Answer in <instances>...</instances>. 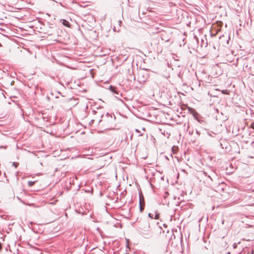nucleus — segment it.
<instances>
[{
  "label": "nucleus",
  "instance_id": "f257e3e1",
  "mask_svg": "<svg viewBox=\"0 0 254 254\" xmlns=\"http://www.w3.org/2000/svg\"><path fill=\"white\" fill-rule=\"evenodd\" d=\"M101 118L103 119L99 121V123L100 124L103 122V125L107 127V128H112L115 124L116 117L114 115H112L107 113L105 116L103 115H101Z\"/></svg>",
  "mask_w": 254,
  "mask_h": 254
},
{
  "label": "nucleus",
  "instance_id": "f03ea898",
  "mask_svg": "<svg viewBox=\"0 0 254 254\" xmlns=\"http://www.w3.org/2000/svg\"><path fill=\"white\" fill-rule=\"evenodd\" d=\"M139 227L144 231H148L150 228V223L148 220H143L140 222Z\"/></svg>",
  "mask_w": 254,
  "mask_h": 254
},
{
  "label": "nucleus",
  "instance_id": "7ed1b4c3",
  "mask_svg": "<svg viewBox=\"0 0 254 254\" xmlns=\"http://www.w3.org/2000/svg\"><path fill=\"white\" fill-rule=\"evenodd\" d=\"M149 74L146 70H140L138 72V78L141 82L146 81L149 78Z\"/></svg>",
  "mask_w": 254,
  "mask_h": 254
},
{
  "label": "nucleus",
  "instance_id": "20e7f679",
  "mask_svg": "<svg viewBox=\"0 0 254 254\" xmlns=\"http://www.w3.org/2000/svg\"><path fill=\"white\" fill-rule=\"evenodd\" d=\"M145 202L142 194H139V208L140 211H142L144 208Z\"/></svg>",
  "mask_w": 254,
  "mask_h": 254
},
{
  "label": "nucleus",
  "instance_id": "39448f33",
  "mask_svg": "<svg viewBox=\"0 0 254 254\" xmlns=\"http://www.w3.org/2000/svg\"><path fill=\"white\" fill-rule=\"evenodd\" d=\"M203 174L205 175V176H207L208 178H209L211 181L213 180V178H217L216 174L213 171H211L209 174H208V173L206 172H203Z\"/></svg>",
  "mask_w": 254,
  "mask_h": 254
},
{
  "label": "nucleus",
  "instance_id": "423d86ee",
  "mask_svg": "<svg viewBox=\"0 0 254 254\" xmlns=\"http://www.w3.org/2000/svg\"><path fill=\"white\" fill-rule=\"evenodd\" d=\"M61 21L62 22V24L64 26H65L66 27H70V24L69 23V22L68 21H67L66 20H65V19H62L61 20Z\"/></svg>",
  "mask_w": 254,
  "mask_h": 254
},
{
  "label": "nucleus",
  "instance_id": "0eeeda50",
  "mask_svg": "<svg viewBox=\"0 0 254 254\" xmlns=\"http://www.w3.org/2000/svg\"><path fill=\"white\" fill-rule=\"evenodd\" d=\"M109 89H110V90L112 92H114V93H117V94H118V92H117V91H116V87H115L114 86H113L111 85V86H110Z\"/></svg>",
  "mask_w": 254,
  "mask_h": 254
},
{
  "label": "nucleus",
  "instance_id": "6e6552de",
  "mask_svg": "<svg viewBox=\"0 0 254 254\" xmlns=\"http://www.w3.org/2000/svg\"><path fill=\"white\" fill-rule=\"evenodd\" d=\"M35 184V182H33V181H29L28 182V184L29 185V186L30 187H31L32 186H33Z\"/></svg>",
  "mask_w": 254,
  "mask_h": 254
},
{
  "label": "nucleus",
  "instance_id": "1a4fd4ad",
  "mask_svg": "<svg viewBox=\"0 0 254 254\" xmlns=\"http://www.w3.org/2000/svg\"><path fill=\"white\" fill-rule=\"evenodd\" d=\"M159 218V214L156 213L154 216V219H158Z\"/></svg>",
  "mask_w": 254,
  "mask_h": 254
},
{
  "label": "nucleus",
  "instance_id": "9d476101",
  "mask_svg": "<svg viewBox=\"0 0 254 254\" xmlns=\"http://www.w3.org/2000/svg\"><path fill=\"white\" fill-rule=\"evenodd\" d=\"M12 165L14 166L15 168H16L18 166V164L16 162H13Z\"/></svg>",
  "mask_w": 254,
  "mask_h": 254
},
{
  "label": "nucleus",
  "instance_id": "9b49d317",
  "mask_svg": "<svg viewBox=\"0 0 254 254\" xmlns=\"http://www.w3.org/2000/svg\"><path fill=\"white\" fill-rule=\"evenodd\" d=\"M148 217L149 218H150L151 219H153V214H151V213H148Z\"/></svg>",
  "mask_w": 254,
  "mask_h": 254
},
{
  "label": "nucleus",
  "instance_id": "f8f14e48",
  "mask_svg": "<svg viewBox=\"0 0 254 254\" xmlns=\"http://www.w3.org/2000/svg\"><path fill=\"white\" fill-rule=\"evenodd\" d=\"M49 28H54V25L53 24H51L49 23Z\"/></svg>",
  "mask_w": 254,
  "mask_h": 254
},
{
  "label": "nucleus",
  "instance_id": "ddd939ff",
  "mask_svg": "<svg viewBox=\"0 0 254 254\" xmlns=\"http://www.w3.org/2000/svg\"><path fill=\"white\" fill-rule=\"evenodd\" d=\"M251 127L253 128H254V122H253L251 124Z\"/></svg>",
  "mask_w": 254,
  "mask_h": 254
},
{
  "label": "nucleus",
  "instance_id": "4468645a",
  "mask_svg": "<svg viewBox=\"0 0 254 254\" xmlns=\"http://www.w3.org/2000/svg\"><path fill=\"white\" fill-rule=\"evenodd\" d=\"M196 133H197V134H198V135L200 134L199 132V131H198L197 130H196Z\"/></svg>",
  "mask_w": 254,
  "mask_h": 254
},
{
  "label": "nucleus",
  "instance_id": "2eb2a0df",
  "mask_svg": "<svg viewBox=\"0 0 254 254\" xmlns=\"http://www.w3.org/2000/svg\"><path fill=\"white\" fill-rule=\"evenodd\" d=\"M1 249V243H0V250Z\"/></svg>",
  "mask_w": 254,
  "mask_h": 254
},
{
  "label": "nucleus",
  "instance_id": "dca6fc26",
  "mask_svg": "<svg viewBox=\"0 0 254 254\" xmlns=\"http://www.w3.org/2000/svg\"><path fill=\"white\" fill-rule=\"evenodd\" d=\"M163 226H164L165 227H167V225H166V224H164Z\"/></svg>",
  "mask_w": 254,
  "mask_h": 254
},
{
  "label": "nucleus",
  "instance_id": "f3484780",
  "mask_svg": "<svg viewBox=\"0 0 254 254\" xmlns=\"http://www.w3.org/2000/svg\"><path fill=\"white\" fill-rule=\"evenodd\" d=\"M93 112H94L95 114H96V113H97V112H96V111H93Z\"/></svg>",
  "mask_w": 254,
  "mask_h": 254
},
{
  "label": "nucleus",
  "instance_id": "a211bd4d",
  "mask_svg": "<svg viewBox=\"0 0 254 254\" xmlns=\"http://www.w3.org/2000/svg\"><path fill=\"white\" fill-rule=\"evenodd\" d=\"M0 148H4V147L3 146H0Z\"/></svg>",
  "mask_w": 254,
  "mask_h": 254
},
{
  "label": "nucleus",
  "instance_id": "6ab92c4d",
  "mask_svg": "<svg viewBox=\"0 0 254 254\" xmlns=\"http://www.w3.org/2000/svg\"><path fill=\"white\" fill-rule=\"evenodd\" d=\"M136 132H139V131L138 130V129H136Z\"/></svg>",
  "mask_w": 254,
  "mask_h": 254
},
{
  "label": "nucleus",
  "instance_id": "aec40b11",
  "mask_svg": "<svg viewBox=\"0 0 254 254\" xmlns=\"http://www.w3.org/2000/svg\"><path fill=\"white\" fill-rule=\"evenodd\" d=\"M226 254H230V252L227 253Z\"/></svg>",
  "mask_w": 254,
  "mask_h": 254
},
{
  "label": "nucleus",
  "instance_id": "412c9836",
  "mask_svg": "<svg viewBox=\"0 0 254 254\" xmlns=\"http://www.w3.org/2000/svg\"><path fill=\"white\" fill-rule=\"evenodd\" d=\"M252 253H254V250H252Z\"/></svg>",
  "mask_w": 254,
  "mask_h": 254
},
{
  "label": "nucleus",
  "instance_id": "4be33fe9",
  "mask_svg": "<svg viewBox=\"0 0 254 254\" xmlns=\"http://www.w3.org/2000/svg\"><path fill=\"white\" fill-rule=\"evenodd\" d=\"M1 44L0 43V47H1Z\"/></svg>",
  "mask_w": 254,
  "mask_h": 254
}]
</instances>
